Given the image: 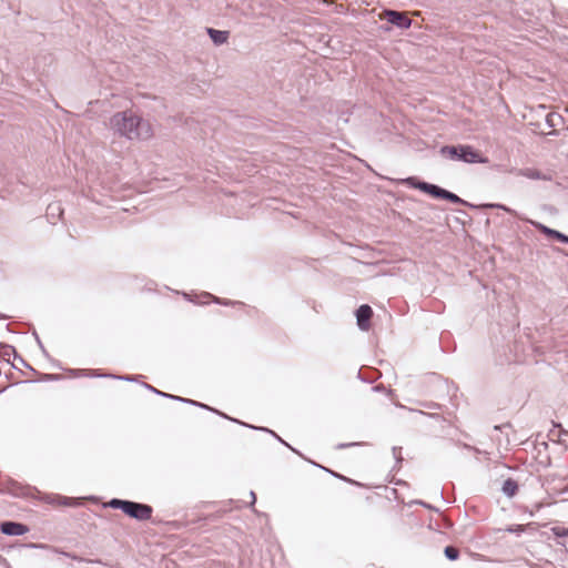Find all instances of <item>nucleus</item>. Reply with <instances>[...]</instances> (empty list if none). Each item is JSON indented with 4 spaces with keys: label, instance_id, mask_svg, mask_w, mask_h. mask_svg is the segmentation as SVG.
Instances as JSON below:
<instances>
[{
    "label": "nucleus",
    "instance_id": "bb28decb",
    "mask_svg": "<svg viewBox=\"0 0 568 568\" xmlns=\"http://www.w3.org/2000/svg\"><path fill=\"white\" fill-rule=\"evenodd\" d=\"M48 210L52 213H55V211H59V213H61L60 206L58 204H50L48 206Z\"/></svg>",
    "mask_w": 568,
    "mask_h": 568
},
{
    "label": "nucleus",
    "instance_id": "f3484780",
    "mask_svg": "<svg viewBox=\"0 0 568 568\" xmlns=\"http://www.w3.org/2000/svg\"><path fill=\"white\" fill-rule=\"evenodd\" d=\"M443 194H444L443 200H447V201H449L452 203H457V204H466V201L460 199L455 193H452V192L445 190V193H443Z\"/></svg>",
    "mask_w": 568,
    "mask_h": 568
},
{
    "label": "nucleus",
    "instance_id": "c756f323",
    "mask_svg": "<svg viewBox=\"0 0 568 568\" xmlns=\"http://www.w3.org/2000/svg\"><path fill=\"white\" fill-rule=\"evenodd\" d=\"M37 342H38L39 346L43 349V345H42L41 341L39 339V337H37Z\"/></svg>",
    "mask_w": 568,
    "mask_h": 568
},
{
    "label": "nucleus",
    "instance_id": "2f4dec72",
    "mask_svg": "<svg viewBox=\"0 0 568 568\" xmlns=\"http://www.w3.org/2000/svg\"><path fill=\"white\" fill-rule=\"evenodd\" d=\"M205 406H206V407H204L205 409H210V410H212V408H211V407H209L207 405H205ZM213 413H216V409H213Z\"/></svg>",
    "mask_w": 568,
    "mask_h": 568
},
{
    "label": "nucleus",
    "instance_id": "b1692460",
    "mask_svg": "<svg viewBox=\"0 0 568 568\" xmlns=\"http://www.w3.org/2000/svg\"><path fill=\"white\" fill-rule=\"evenodd\" d=\"M507 531L519 534L524 531V527L521 525H517L515 527L507 528Z\"/></svg>",
    "mask_w": 568,
    "mask_h": 568
},
{
    "label": "nucleus",
    "instance_id": "4be33fe9",
    "mask_svg": "<svg viewBox=\"0 0 568 568\" xmlns=\"http://www.w3.org/2000/svg\"><path fill=\"white\" fill-rule=\"evenodd\" d=\"M552 239H556L557 241L568 244V235L557 231Z\"/></svg>",
    "mask_w": 568,
    "mask_h": 568
},
{
    "label": "nucleus",
    "instance_id": "9d476101",
    "mask_svg": "<svg viewBox=\"0 0 568 568\" xmlns=\"http://www.w3.org/2000/svg\"><path fill=\"white\" fill-rule=\"evenodd\" d=\"M13 356L16 361L21 362L22 365L27 366L26 361L17 354L13 346L8 344H0V361L10 362V357Z\"/></svg>",
    "mask_w": 568,
    "mask_h": 568
},
{
    "label": "nucleus",
    "instance_id": "5701e85b",
    "mask_svg": "<svg viewBox=\"0 0 568 568\" xmlns=\"http://www.w3.org/2000/svg\"><path fill=\"white\" fill-rule=\"evenodd\" d=\"M559 119H560V115L556 114V113H550L547 115V122L549 123L550 126H555L556 125L555 120H559Z\"/></svg>",
    "mask_w": 568,
    "mask_h": 568
},
{
    "label": "nucleus",
    "instance_id": "f8f14e48",
    "mask_svg": "<svg viewBox=\"0 0 568 568\" xmlns=\"http://www.w3.org/2000/svg\"><path fill=\"white\" fill-rule=\"evenodd\" d=\"M207 33H209L211 40L213 41V43L216 45H221V44L225 43L229 39L227 31L215 30V29L209 28Z\"/></svg>",
    "mask_w": 568,
    "mask_h": 568
},
{
    "label": "nucleus",
    "instance_id": "9b49d317",
    "mask_svg": "<svg viewBox=\"0 0 568 568\" xmlns=\"http://www.w3.org/2000/svg\"><path fill=\"white\" fill-rule=\"evenodd\" d=\"M144 387L146 389L155 393L156 395L162 396V397H166V398L174 399V400H178V402H183V403L191 404V405L199 406V407H206L205 404L195 402L193 399L183 398V397H180V396H176V395H171V394L161 392V390L154 388L153 386H151L149 384H144Z\"/></svg>",
    "mask_w": 568,
    "mask_h": 568
},
{
    "label": "nucleus",
    "instance_id": "aec40b11",
    "mask_svg": "<svg viewBox=\"0 0 568 568\" xmlns=\"http://www.w3.org/2000/svg\"><path fill=\"white\" fill-rule=\"evenodd\" d=\"M551 531H552V532H554V535H555V536H557V537H566V536H568V529H567V528H565V527H558V526H557V527H554V528L551 529Z\"/></svg>",
    "mask_w": 568,
    "mask_h": 568
},
{
    "label": "nucleus",
    "instance_id": "cd10ccee",
    "mask_svg": "<svg viewBox=\"0 0 568 568\" xmlns=\"http://www.w3.org/2000/svg\"><path fill=\"white\" fill-rule=\"evenodd\" d=\"M488 206L489 207L501 209V210H505V211H510L508 207H506L505 205H501V204H489Z\"/></svg>",
    "mask_w": 568,
    "mask_h": 568
},
{
    "label": "nucleus",
    "instance_id": "f257e3e1",
    "mask_svg": "<svg viewBox=\"0 0 568 568\" xmlns=\"http://www.w3.org/2000/svg\"><path fill=\"white\" fill-rule=\"evenodd\" d=\"M106 128L114 135L129 141H148L154 133L150 121L132 110L115 112L110 116Z\"/></svg>",
    "mask_w": 568,
    "mask_h": 568
},
{
    "label": "nucleus",
    "instance_id": "1a4fd4ad",
    "mask_svg": "<svg viewBox=\"0 0 568 568\" xmlns=\"http://www.w3.org/2000/svg\"><path fill=\"white\" fill-rule=\"evenodd\" d=\"M517 174L530 180H542V181H550L551 175L545 172H541L537 169L532 168H524L517 171Z\"/></svg>",
    "mask_w": 568,
    "mask_h": 568
},
{
    "label": "nucleus",
    "instance_id": "6ab92c4d",
    "mask_svg": "<svg viewBox=\"0 0 568 568\" xmlns=\"http://www.w3.org/2000/svg\"><path fill=\"white\" fill-rule=\"evenodd\" d=\"M242 425H244V423H242ZM246 426V424H245ZM247 427H251V428H254V429H260V430H263V432H267L270 434H272L274 437H276L282 444H284L285 446L290 447L292 450H294L286 442H284L278 435H276L273 430L268 429V428H265V427H254V426H251V425H247Z\"/></svg>",
    "mask_w": 568,
    "mask_h": 568
},
{
    "label": "nucleus",
    "instance_id": "423d86ee",
    "mask_svg": "<svg viewBox=\"0 0 568 568\" xmlns=\"http://www.w3.org/2000/svg\"><path fill=\"white\" fill-rule=\"evenodd\" d=\"M407 183H409L414 187H416L434 197H437V199H443V196H444L443 193H445V189H443L436 184H430V183L422 182V181H415L414 178L407 179Z\"/></svg>",
    "mask_w": 568,
    "mask_h": 568
},
{
    "label": "nucleus",
    "instance_id": "7c9ffc66",
    "mask_svg": "<svg viewBox=\"0 0 568 568\" xmlns=\"http://www.w3.org/2000/svg\"><path fill=\"white\" fill-rule=\"evenodd\" d=\"M328 471H329L333 476H335V477L343 478L342 476L337 475V474H336V473H334V471H331V470H328Z\"/></svg>",
    "mask_w": 568,
    "mask_h": 568
},
{
    "label": "nucleus",
    "instance_id": "dca6fc26",
    "mask_svg": "<svg viewBox=\"0 0 568 568\" xmlns=\"http://www.w3.org/2000/svg\"><path fill=\"white\" fill-rule=\"evenodd\" d=\"M55 499L58 500L59 505L63 506H79L81 504L78 499L71 497L57 496Z\"/></svg>",
    "mask_w": 568,
    "mask_h": 568
},
{
    "label": "nucleus",
    "instance_id": "473e14b6",
    "mask_svg": "<svg viewBox=\"0 0 568 568\" xmlns=\"http://www.w3.org/2000/svg\"><path fill=\"white\" fill-rule=\"evenodd\" d=\"M419 504H420L422 506L429 507L428 505H426V504H425V503H423V501H419Z\"/></svg>",
    "mask_w": 568,
    "mask_h": 568
},
{
    "label": "nucleus",
    "instance_id": "a211bd4d",
    "mask_svg": "<svg viewBox=\"0 0 568 568\" xmlns=\"http://www.w3.org/2000/svg\"><path fill=\"white\" fill-rule=\"evenodd\" d=\"M444 552H445L446 558L449 560H456L459 556L458 549L453 546H447L445 548Z\"/></svg>",
    "mask_w": 568,
    "mask_h": 568
},
{
    "label": "nucleus",
    "instance_id": "39448f33",
    "mask_svg": "<svg viewBox=\"0 0 568 568\" xmlns=\"http://www.w3.org/2000/svg\"><path fill=\"white\" fill-rule=\"evenodd\" d=\"M383 14L387 22L396 26L399 29H408L412 26V20L403 12L385 10Z\"/></svg>",
    "mask_w": 568,
    "mask_h": 568
},
{
    "label": "nucleus",
    "instance_id": "f03ea898",
    "mask_svg": "<svg viewBox=\"0 0 568 568\" xmlns=\"http://www.w3.org/2000/svg\"><path fill=\"white\" fill-rule=\"evenodd\" d=\"M440 154L454 160L463 161L465 163H487L488 159L483 156L471 145L459 144V145H445L440 149Z\"/></svg>",
    "mask_w": 568,
    "mask_h": 568
},
{
    "label": "nucleus",
    "instance_id": "20e7f679",
    "mask_svg": "<svg viewBox=\"0 0 568 568\" xmlns=\"http://www.w3.org/2000/svg\"><path fill=\"white\" fill-rule=\"evenodd\" d=\"M88 182H89L88 196L93 202H97L99 204H104V201L102 199H100L99 195H103V191L111 192L112 187L104 185V183L102 181H100V179H98V178L95 179L93 176L88 178Z\"/></svg>",
    "mask_w": 568,
    "mask_h": 568
},
{
    "label": "nucleus",
    "instance_id": "a878e982",
    "mask_svg": "<svg viewBox=\"0 0 568 568\" xmlns=\"http://www.w3.org/2000/svg\"><path fill=\"white\" fill-rule=\"evenodd\" d=\"M393 455L394 457L396 458L397 462H400L402 460V457H400V449L397 448V447H393Z\"/></svg>",
    "mask_w": 568,
    "mask_h": 568
},
{
    "label": "nucleus",
    "instance_id": "c85d7f7f",
    "mask_svg": "<svg viewBox=\"0 0 568 568\" xmlns=\"http://www.w3.org/2000/svg\"><path fill=\"white\" fill-rule=\"evenodd\" d=\"M250 496H251V505L253 506L255 504V501H256V495H255L254 491H251Z\"/></svg>",
    "mask_w": 568,
    "mask_h": 568
},
{
    "label": "nucleus",
    "instance_id": "393cba45",
    "mask_svg": "<svg viewBox=\"0 0 568 568\" xmlns=\"http://www.w3.org/2000/svg\"><path fill=\"white\" fill-rule=\"evenodd\" d=\"M357 445H361V443L338 444V445H337V448H338V449H344V448L353 447V446H357Z\"/></svg>",
    "mask_w": 568,
    "mask_h": 568
},
{
    "label": "nucleus",
    "instance_id": "ddd939ff",
    "mask_svg": "<svg viewBox=\"0 0 568 568\" xmlns=\"http://www.w3.org/2000/svg\"><path fill=\"white\" fill-rule=\"evenodd\" d=\"M501 490L506 496L513 497L518 490V484L514 479L508 478L504 481Z\"/></svg>",
    "mask_w": 568,
    "mask_h": 568
},
{
    "label": "nucleus",
    "instance_id": "2eb2a0df",
    "mask_svg": "<svg viewBox=\"0 0 568 568\" xmlns=\"http://www.w3.org/2000/svg\"><path fill=\"white\" fill-rule=\"evenodd\" d=\"M82 375H84V376H99V377H113V378H118V379H122V381H126V382H134L135 381L134 376L102 375V374L92 373L91 371L89 373H83Z\"/></svg>",
    "mask_w": 568,
    "mask_h": 568
},
{
    "label": "nucleus",
    "instance_id": "4468645a",
    "mask_svg": "<svg viewBox=\"0 0 568 568\" xmlns=\"http://www.w3.org/2000/svg\"><path fill=\"white\" fill-rule=\"evenodd\" d=\"M213 298V296L210 293H202L200 295H196L195 300L190 298V301L197 303V304H207L209 300ZM214 302L223 305H229L230 302H222L220 298L214 297Z\"/></svg>",
    "mask_w": 568,
    "mask_h": 568
},
{
    "label": "nucleus",
    "instance_id": "412c9836",
    "mask_svg": "<svg viewBox=\"0 0 568 568\" xmlns=\"http://www.w3.org/2000/svg\"><path fill=\"white\" fill-rule=\"evenodd\" d=\"M538 227H539V230H540L545 235H547V236H549V237H554V235H555V234H556V232H557L556 230H552V229H550V227H548V226H545V225H542V224H538Z\"/></svg>",
    "mask_w": 568,
    "mask_h": 568
},
{
    "label": "nucleus",
    "instance_id": "6e6552de",
    "mask_svg": "<svg viewBox=\"0 0 568 568\" xmlns=\"http://www.w3.org/2000/svg\"><path fill=\"white\" fill-rule=\"evenodd\" d=\"M373 311L369 305H361L356 311L357 325L359 329L367 331L369 328V321L372 318Z\"/></svg>",
    "mask_w": 568,
    "mask_h": 568
},
{
    "label": "nucleus",
    "instance_id": "0eeeda50",
    "mask_svg": "<svg viewBox=\"0 0 568 568\" xmlns=\"http://www.w3.org/2000/svg\"><path fill=\"white\" fill-rule=\"evenodd\" d=\"M2 534L8 536H22L29 531V528L20 523L16 521H3L0 526Z\"/></svg>",
    "mask_w": 568,
    "mask_h": 568
},
{
    "label": "nucleus",
    "instance_id": "7ed1b4c3",
    "mask_svg": "<svg viewBox=\"0 0 568 568\" xmlns=\"http://www.w3.org/2000/svg\"><path fill=\"white\" fill-rule=\"evenodd\" d=\"M109 506L114 509H121L125 515L141 521L149 520L153 513L152 507L146 504L118 498L111 499Z\"/></svg>",
    "mask_w": 568,
    "mask_h": 568
}]
</instances>
